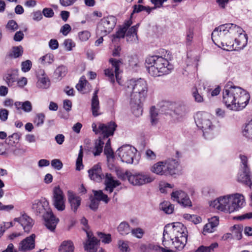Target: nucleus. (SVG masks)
Returning <instances> with one entry per match:
<instances>
[{
  "label": "nucleus",
  "mask_w": 252,
  "mask_h": 252,
  "mask_svg": "<svg viewBox=\"0 0 252 252\" xmlns=\"http://www.w3.org/2000/svg\"><path fill=\"white\" fill-rule=\"evenodd\" d=\"M109 62L112 64V68H109L104 70L105 75L107 76L112 83L115 82V77L117 82L120 85H122V82L119 78L120 67L123 64L122 60H116L113 58L109 59Z\"/></svg>",
  "instance_id": "12"
},
{
  "label": "nucleus",
  "mask_w": 252,
  "mask_h": 252,
  "mask_svg": "<svg viewBox=\"0 0 252 252\" xmlns=\"http://www.w3.org/2000/svg\"><path fill=\"white\" fill-rule=\"evenodd\" d=\"M14 221L19 222L26 232H29L33 224L32 219L26 214H23L20 217L15 218Z\"/></svg>",
  "instance_id": "19"
},
{
  "label": "nucleus",
  "mask_w": 252,
  "mask_h": 252,
  "mask_svg": "<svg viewBox=\"0 0 252 252\" xmlns=\"http://www.w3.org/2000/svg\"><path fill=\"white\" fill-rule=\"evenodd\" d=\"M160 208L168 214H171L174 210L173 205L168 201H164L160 203Z\"/></svg>",
  "instance_id": "36"
},
{
  "label": "nucleus",
  "mask_w": 252,
  "mask_h": 252,
  "mask_svg": "<svg viewBox=\"0 0 252 252\" xmlns=\"http://www.w3.org/2000/svg\"><path fill=\"white\" fill-rule=\"evenodd\" d=\"M83 156L82 146L80 147V150L78 154V158L76 161V169L80 171L83 168L84 165L82 163V159Z\"/></svg>",
  "instance_id": "37"
},
{
  "label": "nucleus",
  "mask_w": 252,
  "mask_h": 252,
  "mask_svg": "<svg viewBox=\"0 0 252 252\" xmlns=\"http://www.w3.org/2000/svg\"><path fill=\"white\" fill-rule=\"evenodd\" d=\"M242 134L245 137L252 139V119L244 126Z\"/></svg>",
  "instance_id": "32"
},
{
  "label": "nucleus",
  "mask_w": 252,
  "mask_h": 252,
  "mask_svg": "<svg viewBox=\"0 0 252 252\" xmlns=\"http://www.w3.org/2000/svg\"><path fill=\"white\" fill-rule=\"evenodd\" d=\"M116 23L117 19L113 16L103 17L97 24V34L106 36L112 31L116 26Z\"/></svg>",
  "instance_id": "11"
},
{
  "label": "nucleus",
  "mask_w": 252,
  "mask_h": 252,
  "mask_svg": "<svg viewBox=\"0 0 252 252\" xmlns=\"http://www.w3.org/2000/svg\"><path fill=\"white\" fill-rule=\"evenodd\" d=\"M132 91L130 104L133 114L136 117L142 115V103L146 98L148 93V85L142 79L130 80L127 83V91Z\"/></svg>",
  "instance_id": "4"
},
{
  "label": "nucleus",
  "mask_w": 252,
  "mask_h": 252,
  "mask_svg": "<svg viewBox=\"0 0 252 252\" xmlns=\"http://www.w3.org/2000/svg\"><path fill=\"white\" fill-rule=\"evenodd\" d=\"M104 154L107 156L108 162H110L111 160H113L114 156L113 152L111 148V143L110 139H108L107 140V142L104 147Z\"/></svg>",
  "instance_id": "33"
},
{
  "label": "nucleus",
  "mask_w": 252,
  "mask_h": 252,
  "mask_svg": "<svg viewBox=\"0 0 252 252\" xmlns=\"http://www.w3.org/2000/svg\"><path fill=\"white\" fill-rule=\"evenodd\" d=\"M187 113V109L185 106L183 105H177L173 111V117L178 119L182 118Z\"/></svg>",
  "instance_id": "31"
},
{
  "label": "nucleus",
  "mask_w": 252,
  "mask_h": 252,
  "mask_svg": "<svg viewBox=\"0 0 252 252\" xmlns=\"http://www.w3.org/2000/svg\"><path fill=\"white\" fill-rule=\"evenodd\" d=\"M40 63L43 65H48L54 61L52 54H48L41 57L39 59Z\"/></svg>",
  "instance_id": "41"
},
{
  "label": "nucleus",
  "mask_w": 252,
  "mask_h": 252,
  "mask_svg": "<svg viewBox=\"0 0 252 252\" xmlns=\"http://www.w3.org/2000/svg\"><path fill=\"white\" fill-rule=\"evenodd\" d=\"M124 178L127 179L130 184L133 186H142L151 183L155 180V178L149 173L144 172L132 173L126 171Z\"/></svg>",
  "instance_id": "10"
},
{
  "label": "nucleus",
  "mask_w": 252,
  "mask_h": 252,
  "mask_svg": "<svg viewBox=\"0 0 252 252\" xmlns=\"http://www.w3.org/2000/svg\"><path fill=\"white\" fill-rule=\"evenodd\" d=\"M118 246L121 252H127L129 251V247L127 242L120 240L118 242Z\"/></svg>",
  "instance_id": "53"
},
{
  "label": "nucleus",
  "mask_w": 252,
  "mask_h": 252,
  "mask_svg": "<svg viewBox=\"0 0 252 252\" xmlns=\"http://www.w3.org/2000/svg\"><path fill=\"white\" fill-rule=\"evenodd\" d=\"M147 69L152 76H159L169 74L173 66L165 58L159 56L148 57L146 59Z\"/></svg>",
  "instance_id": "7"
},
{
  "label": "nucleus",
  "mask_w": 252,
  "mask_h": 252,
  "mask_svg": "<svg viewBox=\"0 0 252 252\" xmlns=\"http://www.w3.org/2000/svg\"><path fill=\"white\" fill-rule=\"evenodd\" d=\"M171 198L184 207L191 206V202L188 194L182 190H176L171 193Z\"/></svg>",
  "instance_id": "15"
},
{
  "label": "nucleus",
  "mask_w": 252,
  "mask_h": 252,
  "mask_svg": "<svg viewBox=\"0 0 252 252\" xmlns=\"http://www.w3.org/2000/svg\"><path fill=\"white\" fill-rule=\"evenodd\" d=\"M23 52V49L21 46L14 47L12 49L11 56L16 58L22 56Z\"/></svg>",
  "instance_id": "48"
},
{
  "label": "nucleus",
  "mask_w": 252,
  "mask_h": 252,
  "mask_svg": "<svg viewBox=\"0 0 252 252\" xmlns=\"http://www.w3.org/2000/svg\"><path fill=\"white\" fill-rule=\"evenodd\" d=\"M161 161H158L157 163L154 164L151 167H150V171L157 175H161V172L163 171L162 170H161Z\"/></svg>",
  "instance_id": "42"
},
{
  "label": "nucleus",
  "mask_w": 252,
  "mask_h": 252,
  "mask_svg": "<svg viewBox=\"0 0 252 252\" xmlns=\"http://www.w3.org/2000/svg\"><path fill=\"white\" fill-rule=\"evenodd\" d=\"M105 190L111 193L114 188L120 185V183L119 181L115 180L111 174L107 173L105 176Z\"/></svg>",
  "instance_id": "23"
},
{
  "label": "nucleus",
  "mask_w": 252,
  "mask_h": 252,
  "mask_svg": "<svg viewBox=\"0 0 252 252\" xmlns=\"http://www.w3.org/2000/svg\"><path fill=\"white\" fill-rule=\"evenodd\" d=\"M153 8V9H154ZM152 8L149 7H146L142 5H134L133 6V13H138L142 11H146L147 12L150 13Z\"/></svg>",
  "instance_id": "47"
},
{
  "label": "nucleus",
  "mask_w": 252,
  "mask_h": 252,
  "mask_svg": "<svg viewBox=\"0 0 252 252\" xmlns=\"http://www.w3.org/2000/svg\"><path fill=\"white\" fill-rule=\"evenodd\" d=\"M161 175L167 176L172 175L175 174V171L178 167L179 164L176 159H168L164 161H161Z\"/></svg>",
  "instance_id": "14"
},
{
  "label": "nucleus",
  "mask_w": 252,
  "mask_h": 252,
  "mask_svg": "<svg viewBox=\"0 0 252 252\" xmlns=\"http://www.w3.org/2000/svg\"><path fill=\"white\" fill-rule=\"evenodd\" d=\"M98 92V90L94 91L91 101V110L94 117H97L101 114L100 111L99 102L97 95Z\"/></svg>",
  "instance_id": "25"
},
{
  "label": "nucleus",
  "mask_w": 252,
  "mask_h": 252,
  "mask_svg": "<svg viewBox=\"0 0 252 252\" xmlns=\"http://www.w3.org/2000/svg\"><path fill=\"white\" fill-rule=\"evenodd\" d=\"M78 36L79 39L82 41H87L91 36L90 33L87 31L79 32Z\"/></svg>",
  "instance_id": "57"
},
{
  "label": "nucleus",
  "mask_w": 252,
  "mask_h": 252,
  "mask_svg": "<svg viewBox=\"0 0 252 252\" xmlns=\"http://www.w3.org/2000/svg\"><path fill=\"white\" fill-rule=\"evenodd\" d=\"M146 157L148 160H154L156 158V155L153 151L149 149L146 152Z\"/></svg>",
  "instance_id": "62"
},
{
  "label": "nucleus",
  "mask_w": 252,
  "mask_h": 252,
  "mask_svg": "<svg viewBox=\"0 0 252 252\" xmlns=\"http://www.w3.org/2000/svg\"><path fill=\"white\" fill-rule=\"evenodd\" d=\"M35 235L34 234H32L30 236L24 239L19 244V251L23 252H26L34 249L35 246Z\"/></svg>",
  "instance_id": "16"
},
{
  "label": "nucleus",
  "mask_w": 252,
  "mask_h": 252,
  "mask_svg": "<svg viewBox=\"0 0 252 252\" xmlns=\"http://www.w3.org/2000/svg\"><path fill=\"white\" fill-rule=\"evenodd\" d=\"M6 28L9 31L13 32L18 29V26L14 20H11L8 22Z\"/></svg>",
  "instance_id": "49"
},
{
  "label": "nucleus",
  "mask_w": 252,
  "mask_h": 252,
  "mask_svg": "<svg viewBox=\"0 0 252 252\" xmlns=\"http://www.w3.org/2000/svg\"><path fill=\"white\" fill-rule=\"evenodd\" d=\"M20 136L19 133H14L8 137L6 139L7 142L9 145H13L18 142Z\"/></svg>",
  "instance_id": "43"
},
{
  "label": "nucleus",
  "mask_w": 252,
  "mask_h": 252,
  "mask_svg": "<svg viewBox=\"0 0 252 252\" xmlns=\"http://www.w3.org/2000/svg\"><path fill=\"white\" fill-rule=\"evenodd\" d=\"M4 79L9 87H12L16 82L15 73L14 70H8L4 76Z\"/></svg>",
  "instance_id": "29"
},
{
  "label": "nucleus",
  "mask_w": 252,
  "mask_h": 252,
  "mask_svg": "<svg viewBox=\"0 0 252 252\" xmlns=\"http://www.w3.org/2000/svg\"><path fill=\"white\" fill-rule=\"evenodd\" d=\"M212 120V116L205 112H198L195 117L196 126L202 129L203 136L207 139L213 137L216 129Z\"/></svg>",
  "instance_id": "9"
},
{
  "label": "nucleus",
  "mask_w": 252,
  "mask_h": 252,
  "mask_svg": "<svg viewBox=\"0 0 252 252\" xmlns=\"http://www.w3.org/2000/svg\"><path fill=\"white\" fill-rule=\"evenodd\" d=\"M131 23L130 21H128L125 23L124 26L123 28H120L116 33V34L113 35V38L112 41L113 42L117 41L118 39L120 38H123L126 35V32L127 31V28H128Z\"/></svg>",
  "instance_id": "27"
},
{
  "label": "nucleus",
  "mask_w": 252,
  "mask_h": 252,
  "mask_svg": "<svg viewBox=\"0 0 252 252\" xmlns=\"http://www.w3.org/2000/svg\"><path fill=\"white\" fill-rule=\"evenodd\" d=\"M67 197L72 210L75 212L80 205L81 198L70 190L67 192Z\"/></svg>",
  "instance_id": "21"
},
{
  "label": "nucleus",
  "mask_w": 252,
  "mask_h": 252,
  "mask_svg": "<svg viewBox=\"0 0 252 252\" xmlns=\"http://www.w3.org/2000/svg\"><path fill=\"white\" fill-rule=\"evenodd\" d=\"M238 181L249 187L252 185L250 176L248 170H244L243 173L238 175Z\"/></svg>",
  "instance_id": "30"
},
{
  "label": "nucleus",
  "mask_w": 252,
  "mask_h": 252,
  "mask_svg": "<svg viewBox=\"0 0 252 252\" xmlns=\"http://www.w3.org/2000/svg\"><path fill=\"white\" fill-rule=\"evenodd\" d=\"M32 211L36 215H42L46 226L53 231L58 222L49 207V202L45 198L35 199L32 203Z\"/></svg>",
  "instance_id": "6"
},
{
  "label": "nucleus",
  "mask_w": 252,
  "mask_h": 252,
  "mask_svg": "<svg viewBox=\"0 0 252 252\" xmlns=\"http://www.w3.org/2000/svg\"><path fill=\"white\" fill-rule=\"evenodd\" d=\"M151 122L153 125H156L158 121V112L155 106H153L150 109Z\"/></svg>",
  "instance_id": "44"
},
{
  "label": "nucleus",
  "mask_w": 252,
  "mask_h": 252,
  "mask_svg": "<svg viewBox=\"0 0 252 252\" xmlns=\"http://www.w3.org/2000/svg\"><path fill=\"white\" fill-rule=\"evenodd\" d=\"M99 201L97 200L95 197L91 199V203L90 204V208L94 211H95L98 208Z\"/></svg>",
  "instance_id": "59"
},
{
  "label": "nucleus",
  "mask_w": 252,
  "mask_h": 252,
  "mask_svg": "<svg viewBox=\"0 0 252 252\" xmlns=\"http://www.w3.org/2000/svg\"><path fill=\"white\" fill-rule=\"evenodd\" d=\"M232 236L237 240H240L242 238V228L241 226L237 225H234L231 229Z\"/></svg>",
  "instance_id": "38"
},
{
  "label": "nucleus",
  "mask_w": 252,
  "mask_h": 252,
  "mask_svg": "<svg viewBox=\"0 0 252 252\" xmlns=\"http://www.w3.org/2000/svg\"><path fill=\"white\" fill-rule=\"evenodd\" d=\"M51 166L54 169L59 170L63 166L62 162L58 159H54L51 162Z\"/></svg>",
  "instance_id": "55"
},
{
  "label": "nucleus",
  "mask_w": 252,
  "mask_h": 252,
  "mask_svg": "<svg viewBox=\"0 0 252 252\" xmlns=\"http://www.w3.org/2000/svg\"><path fill=\"white\" fill-rule=\"evenodd\" d=\"M250 99L249 93L241 87H225L222 92V102L229 110L238 111L243 109Z\"/></svg>",
  "instance_id": "3"
},
{
  "label": "nucleus",
  "mask_w": 252,
  "mask_h": 252,
  "mask_svg": "<svg viewBox=\"0 0 252 252\" xmlns=\"http://www.w3.org/2000/svg\"><path fill=\"white\" fill-rule=\"evenodd\" d=\"M214 43L226 51L243 48L247 43V36L244 31L232 23L220 25L212 33Z\"/></svg>",
  "instance_id": "1"
},
{
  "label": "nucleus",
  "mask_w": 252,
  "mask_h": 252,
  "mask_svg": "<svg viewBox=\"0 0 252 252\" xmlns=\"http://www.w3.org/2000/svg\"><path fill=\"white\" fill-rule=\"evenodd\" d=\"M90 178L91 180L99 182L104 177L100 165H94L88 171Z\"/></svg>",
  "instance_id": "20"
},
{
  "label": "nucleus",
  "mask_w": 252,
  "mask_h": 252,
  "mask_svg": "<svg viewBox=\"0 0 252 252\" xmlns=\"http://www.w3.org/2000/svg\"><path fill=\"white\" fill-rule=\"evenodd\" d=\"M87 240L84 244L85 250L88 252H96L99 241L93 236L92 232H87Z\"/></svg>",
  "instance_id": "18"
},
{
  "label": "nucleus",
  "mask_w": 252,
  "mask_h": 252,
  "mask_svg": "<svg viewBox=\"0 0 252 252\" xmlns=\"http://www.w3.org/2000/svg\"><path fill=\"white\" fill-rule=\"evenodd\" d=\"M188 232L184 224L179 222L168 224L164 227L163 233L162 252H175L168 248L178 251L184 249L187 242Z\"/></svg>",
  "instance_id": "2"
},
{
  "label": "nucleus",
  "mask_w": 252,
  "mask_h": 252,
  "mask_svg": "<svg viewBox=\"0 0 252 252\" xmlns=\"http://www.w3.org/2000/svg\"><path fill=\"white\" fill-rule=\"evenodd\" d=\"M192 95L196 102L202 103L204 101L203 95L197 88H195L192 89Z\"/></svg>",
  "instance_id": "40"
},
{
  "label": "nucleus",
  "mask_w": 252,
  "mask_h": 252,
  "mask_svg": "<svg viewBox=\"0 0 252 252\" xmlns=\"http://www.w3.org/2000/svg\"><path fill=\"white\" fill-rule=\"evenodd\" d=\"M132 235L136 237L137 238H141L143 235L144 231L140 228H137L133 229L131 231Z\"/></svg>",
  "instance_id": "58"
},
{
  "label": "nucleus",
  "mask_w": 252,
  "mask_h": 252,
  "mask_svg": "<svg viewBox=\"0 0 252 252\" xmlns=\"http://www.w3.org/2000/svg\"><path fill=\"white\" fill-rule=\"evenodd\" d=\"M38 81L36 83L37 88L41 89H47L50 86V81L43 71H41V76L37 75Z\"/></svg>",
  "instance_id": "26"
},
{
  "label": "nucleus",
  "mask_w": 252,
  "mask_h": 252,
  "mask_svg": "<svg viewBox=\"0 0 252 252\" xmlns=\"http://www.w3.org/2000/svg\"><path fill=\"white\" fill-rule=\"evenodd\" d=\"M138 24L132 26L131 28H127L126 32V39L127 42L130 43H137L138 41L137 34Z\"/></svg>",
  "instance_id": "24"
},
{
  "label": "nucleus",
  "mask_w": 252,
  "mask_h": 252,
  "mask_svg": "<svg viewBox=\"0 0 252 252\" xmlns=\"http://www.w3.org/2000/svg\"><path fill=\"white\" fill-rule=\"evenodd\" d=\"M14 105L17 110L21 109L27 113H29L32 110V104L31 102L28 100L23 102L16 101L15 102Z\"/></svg>",
  "instance_id": "28"
},
{
  "label": "nucleus",
  "mask_w": 252,
  "mask_h": 252,
  "mask_svg": "<svg viewBox=\"0 0 252 252\" xmlns=\"http://www.w3.org/2000/svg\"><path fill=\"white\" fill-rule=\"evenodd\" d=\"M73 243L70 240L64 241V252H74Z\"/></svg>",
  "instance_id": "50"
},
{
  "label": "nucleus",
  "mask_w": 252,
  "mask_h": 252,
  "mask_svg": "<svg viewBox=\"0 0 252 252\" xmlns=\"http://www.w3.org/2000/svg\"><path fill=\"white\" fill-rule=\"evenodd\" d=\"M240 158L241 159V163L243 166L244 170H248L249 169V166L248 164V158L244 155H240Z\"/></svg>",
  "instance_id": "60"
},
{
  "label": "nucleus",
  "mask_w": 252,
  "mask_h": 252,
  "mask_svg": "<svg viewBox=\"0 0 252 252\" xmlns=\"http://www.w3.org/2000/svg\"><path fill=\"white\" fill-rule=\"evenodd\" d=\"M53 205L58 210H63V191L59 186L53 189Z\"/></svg>",
  "instance_id": "17"
},
{
  "label": "nucleus",
  "mask_w": 252,
  "mask_h": 252,
  "mask_svg": "<svg viewBox=\"0 0 252 252\" xmlns=\"http://www.w3.org/2000/svg\"><path fill=\"white\" fill-rule=\"evenodd\" d=\"M43 14L46 17H52L54 15V12L51 8H45L43 10Z\"/></svg>",
  "instance_id": "64"
},
{
  "label": "nucleus",
  "mask_w": 252,
  "mask_h": 252,
  "mask_svg": "<svg viewBox=\"0 0 252 252\" xmlns=\"http://www.w3.org/2000/svg\"><path fill=\"white\" fill-rule=\"evenodd\" d=\"M87 81L84 77H81L79 81V83L76 85V88L79 91L82 93H85V87L87 85Z\"/></svg>",
  "instance_id": "45"
},
{
  "label": "nucleus",
  "mask_w": 252,
  "mask_h": 252,
  "mask_svg": "<svg viewBox=\"0 0 252 252\" xmlns=\"http://www.w3.org/2000/svg\"><path fill=\"white\" fill-rule=\"evenodd\" d=\"M27 79L25 77H21L17 80V85L20 88L25 87L27 84Z\"/></svg>",
  "instance_id": "63"
},
{
  "label": "nucleus",
  "mask_w": 252,
  "mask_h": 252,
  "mask_svg": "<svg viewBox=\"0 0 252 252\" xmlns=\"http://www.w3.org/2000/svg\"><path fill=\"white\" fill-rule=\"evenodd\" d=\"M94 197L99 201H102L105 203H107L109 199L107 195L103 193L102 190L94 191Z\"/></svg>",
  "instance_id": "39"
},
{
  "label": "nucleus",
  "mask_w": 252,
  "mask_h": 252,
  "mask_svg": "<svg viewBox=\"0 0 252 252\" xmlns=\"http://www.w3.org/2000/svg\"><path fill=\"white\" fill-rule=\"evenodd\" d=\"M193 31L192 29H189L187 32L186 34V44L187 45H190L193 38Z\"/></svg>",
  "instance_id": "54"
},
{
  "label": "nucleus",
  "mask_w": 252,
  "mask_h": 252,
  "mask_svg": "<svg viewBox=\"0 0 252 252\" xmlns=\"http://www.w3.org/2000/svg\"><path fill=\"white\" fill-rule=\"evenodd\" d=\"M116 127L117 125L113 122L106 124L100 123L97 124L94 123L92 124V127L93 131L95 134L100 135L99 139L95 142V147L93 151L94 156L99 155L102 151V148L104 144L103 139L107 138L109 136L113 135Z\"/></svg>",
  "instance_id": "8"
},
{
  "label": "nucleus",
  "mask_w": 252,
  "mask_h": 252,
  "mask_svg": "<svg viewBox=\"0 0 252 252\" xmlns=\"http://www.w3.org/2000/svg\"><path fill=\"white\" fill-rule=\"evenodd\" d=\"M32 63L30 60H26L21 63V70L24 72H28L31 68Z\"/></svg>",
  "instance_id": "51"
},
{
  "label": "nucleus",
  "mask_w": 252,
  "mask_h": 252,
  "mask_svg": "<svg viewBox=\"0 0 252 252\" xmlns=\"http://www.w3.org/2000/svg\"><path fill=\"white\" fill-rule=\"evenodd\" d=\"M81 223L83 225V227H82L83 230L86 232V234H87V232H92L90 231H89V227L88 224V220H87L83 217L81 220Z\"/></svg>",
  "instance_id": "61"
},
{
  "label": "nucleus",
  "mask_w": 252,
  "mask_h": 252,
  "mask_svg": "<svg viewBox=\"0 0 252 252\" xmlns=\"http://www.w3.org/2000/svg\"><path fill=\"white\" fill-rule=\"evenodd\" d=\"M64 46L67 51H70L75 46V43L71 39H67L64 41Z\"/></svg>",
  "instance_id": "56"
},
{
  "label": "nucleus",
  "mask_w": 252,
  "mask_h": 252,
  "mask_svg": "<svg viewBox=\"0 0 252 252\" xmlns=\"http://www.w3.org/2000/svg\"><path fill=\"white\" fill-rule=\"evenodd\" d=\"M45 115L43 113H38L34 119L33 122L37 126L42 125L44 122Z\"/></svg>",
  "instance_id": "46"
},
{
  "label": "nucleus",
  "mask_w": 252,
  "mask_h": 252,
  "mask_svg": "<svg viewBox=\"0 0 252 252\" xmlns=\"http://www.w3.org/2000/svg\"><path fill=\"white\" fill-rule=\"evenodd\" d=\"M117 229L120 234L122 235H127L130 231L129 224L125 221L122 222L118 226Z\"/></svg>",
  "instance_id": "35"
},
{
  "label": "nucleus",
  "mask_w": 252,
  "mask_h": 252,
  "mask_svg": "<svg viewBox=\"0 0 252 252\" xmlns=\"http://www.w3.org/2000/svg\"><path fill=\"white\" fill-rule=\"evenodd\" d=\"M136 151V150L134 147L129 145H126L119 148L117 152L122 161L127 163H132Z\"/></svg>",
  "instance_id": "13"
},
{
  "label": "nucleus",
  "mask_w": 252,
  "mask_h": 252,
  "mask_svg": "<svg viewBox=\"0 0 252 252\" xmlns=\"http://www.w3.org/2000/svg\"><path fill=\"white\" fill-rule=\"evenodd\" d=\"M218 246L219 245L217 242L213 243L209 246H201L195 252H213Z\"/></svg>",
  "instance_id": "34"
},
{
  "label": "nucleus",
  "mask_w": 252,
  "mask_h": 252,
  "mask_svg": "<svg viewBox=\"0 0 252 252\" xmlns=\"http://www.w3.org/2000/svg\"><path fill=\"white\" fill-rule=\"evenodd\" d=\"M219 223V220L218 217L214 216L208 219V223H206L203 227V234L206 235L207 233L213 232Z\"/></svg>",
  "instance_id": "22"
},
{
  "label": "nucleus",
  "mask_w": 252,
  "mask_h": 252,
  "mask_svg": "<svg viewBox=\"0 0 252 252\" xmlns=\"http://www.w3.org/2000/svg\"><path fill=\"white\" fill-rule=\"evenodd\" d=\"M246 204L244 196L236 193L221 196L211 201L210 206L218 211L225 213H232L238 211Z\"/></svg>",
  "instance_id": "5"
},
{
  "label": "nucleus",
  "mask_w": 252,
  "mask_h": 252,
  "mask_svg": "<svg viewBox=\"0 0 252 252\" xmlns=\"http://www.w3.org/2000/svg\"><path fill=\"white\" fill-rule=\"evenodd\" d=\"M97 234L103 243L108 244L111 242V238L110 234H105L101 232H98Z\"/></svg>",
  "instance_id": "52"
}]
</instances>
